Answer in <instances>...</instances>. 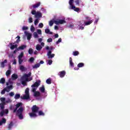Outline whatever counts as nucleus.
Wrapping results in <instances>:
<instances>
[{"instance_id":"bb28decb","label":"nucleus","mask_w":130,"mask_h":130,"mask_svg":"<svg viewBox=\"0 0 130 130\" xmlns=\"http://www.w3.org/2000/svg\"><path fill=\"white\" fill-rule=\"evenodd\" d=\"M40 67V63H37L36 64H35L32 68L34 69H38V68H39Z\"/></svg>"},{"instance_id":"6e6552de","label":"nucleus","mask_w":130,"mask_h":130,"mask_svg":"<svg viewBox=\"0 0 130 130\" xmlns=\"http://www.w3.org/2000/svg\"><path fill=\"white\" fill-rule=\"evenodd\" d=\"M40 83H41V81L40 80H39L38 82H36L34 84L31 85L32 88H38L39 86H40Z\"/></svg>"},{"instance_id":"4d7b16f0","label":"nucleus","mask_w":130,"mask_h":130,"mask_svg":"<svg viewBox=\"0 0 130 130\" xmlns=\"http://www.w3.org/2000/svg\"><path fill=\"white\" fill-rule=\"evenodd\" d=\"M39 27L40 28H43V23H40L39 24Z\"/></svg>"},{"instance_id":"dca6fc26","label":"nucleus","mask_w":130,"mask_h":130,"mask_svg":"<svg viewBox=\"0 0 130 130\" xmlns=\"http://www.w3.org/2000/svg\"><path fill=\"white\" fill-rule=\"evenodd\" d=\"M12 79L13 81H15V80H17L18 79V75L16 74H14L11 76Z\"/></svg>"},{"instance_id":"f704fd0d","label":"nucleus","mask_w":130,"mask_h":130,"mask_svg":"<svg viewBox=\"0 0 130 130\" xmlns=\"http://www.w3.org/2000/svg\"><path fill=\"white\" fill-rule=\"evenodd\" d=\"M0 100L1 102H2V103H3L4 104H5V101H6V98H1L0 99Z\"/></svg>"},{"instance_id":"49530a36","label":"nucleus","mask_w":130,"mask_h":130,"mask_svg":"<svg viewBox=\"0 0 130 130\" xmlns=\"http://www.w3.org/2000/svg\"><path fill=\"white\" fill-rule=\"evenodd\" d=\"M16 108H15V106L11 105L10 106V110H14Z\"/></svg>"},{"instance_id":"2eb2a0df","label":"nucleus","mask_w":130,"mask_h":130,"mask_svg":"<svg viewBox=\"0 0 130 130\" xmlns=\"http://www.w3.org/2000/svg\"><path fill=\"white\" fill-rule=\"evenodd\" d=\"M41 5V3L38 2L37 4L32 5V8H34V9H36V8H38L39 7H40Z\"/></svg>"},{"instance_id":"0e129e2a","label":"nucleus","mask_w":130,"mask_h":130,"mask_svg":"<svg viewBox=\"0 0 130 130\" xmlns=\"http://www.w3.org/2000/svg\"><path fill=\"white\" fill-rule=\"evenodd\" d=\"M7 88L10 90H12L13 89V85L8 86Z\"/></svg>"},{"instance_id":"6e6d98bb","label":"nucleus","mask_w":130,"mask_h":130,"mask_svg":"<svg viewBox=\"0 0 130 130\" xmlns=\"http://www.w3.org/2000/svg\"><path fill=\"white\" fill-rule=\"evenodd\" d=\"M37 13V12H36V11L35 10L31 11L32 15H35H35H36Z\"/></svg>"},{"instance_id":"473e14b6","label":"nucleus","mask_w":130,"mask_h":130,"mask_svg":"<svg viewBox=\"0 0 130 130\" xmlns=\"http://www.w3.org/2000/svg\"><path fill=\"white\" fill-rule=\"evenodd\" d=\"M10 45L11 46L10 47V49H11L12 50H13V49H15V45H13V43H11L10 44Z\"/></svg>"},{"instance_id":"f8f14e48","label":"nucleus","mask_w":130,"mask_h":130,"mask_svg":"<svg viewBox=\"0 0 130 130\" xmlns=\"http://www.w3.org/2000/svg\"><path fill=\"white\" fill-rule=\"evenodd\" d=\"M26 47H27V46L26 45H23L19 46L17 50H24V49L25 48H26Z\"/></svg>"},{"instance_id":"09e8293b","label":"nucleus","mask_w":130,"mask_h":130,"mask_svg":"<svg viewBox=\"0 0 130 130\" xmlns=\"http://www.w3.org/2000/svg\"><path fill=\"white\" fill-rule=\"evenodd\" d=\"M4 114H5V111H2L0 112V116L3 117V116H4Z\"/></svg>"},{"instance_id":"ddd939ff","label":"nucleus","mask_w":130,"mask_h":130,"mask_svg":"<svg viewBox=\"0 0 130 130\" xmlns=\"http://www.w3.org/2000/svg\"><path fill=\"white\" fill-rule=\"evenodd\" d=\"M7 123V119H6V118H2L1 121H0V126L3 125V124H5V123Z\"/></svg>"},{"instance_id":"4be33fe9","label":"nucleus","mask_w":130,"mask_h":130,"mask_svg":"<svg viewBox=\"0 0 130 130\" xmlns=\"http://www.w3.org/2000/svg\"><path fill=\"white\" fill-rule=\"evenodd\" d=\"M16 38H17V40L15 42V43H13V44H15V43H19V42L21 41V40L20 39L21 38L19 36H17Z\"/></svg>"},{"instance_id":"c756f323","label":"nucleus","mask_w":130,"mask_h":130,"mask_svg":"<svg viewBox=\"0 0 130 130\" xmlns=\"http://www.w3.org/2000/svg\"><path fill=\"white\" fill-rule=\"evenodd\" d=\"M12 73V71H11V70H8L6 73V75L7 77H9V76H10L11 75Z\"/></svg>"},{"instance_id":"ea45409f","label":"nucleus","mask_w":130,"mask_h":130,"mask_svg":"<svg viewBox=\"0 0 130 130\" xmlns=\"http://www.w3.org/2000/svg\"><path fill=\"white\" fill-rule=\"evenodd\" d=\"M6 92H7L6 88H4L1 91L2 95H5V94H6Z\"/></svg>"},{"instance_id":"7ed1b4c3","label":"nucleus","mask_w":130,"mask_h":130,"mask_svg":"<svg viewBox=\"0 0 130 130\" xmlns=\"http://www.w3.org/2000/svg\"><path fill=\"white\" fill-rule=\"evenodd\" d=\"M46 49L47 50H50L47 52V55L48 56V58L49 59H51V58H53L54 56H55V54H51L52 52V49H53V48L52 47H50L49 48V46H47L46 47Z\"/></svg>"},{"instance_id":"cd10ccee","label":"nucleus","mask_w":130,"mask_h":130,"mask_svg":"<svg viewBox=\"0 0 130 130\" xmlns=\"http://www.w3.org/2000/svg\"><path fill=\"white\" fill-rule=\"evenodd\" d=\"M6 83V79L4 78H2L0 80V84H5Z\"/></svg>"},{"instance_id":"f3484780","label":"nucleus","mask_w":130,"mask_h":130,"mask_svg":"<svg viewBox=\"0 0 130 130\" xmlns=\"http://www.w3.org/2000/svg\"><path fill=\"white\" fill-rule=\"evenodd\" d=\"M36 48L37 50H38V51H40V50H41V49H42V46H41V45H40L39 44H37L36 45Z\"/></svg>"},{"instance_id":"c85d7f7f","label":"nucleus","mask_w":130,"mask_h":130,"mask_svg":"<svg viewBox=\"0 0 130 130\" xmlns=\"http://www.w3.org/2000/svg\"><path fill=\"white\" fill-rule=\"evenodd\" d=\"M85 64L83 62H81L78 64L77 67L78 68H83Z\"/></svg>"},{"instance_id":"a19ab883","label":"nucleus","mask_w":130,"mask_h":130,"mask_svg":"<svg viewBox=\"0 0 130 130\" xmlns=\"http://www.w3.org/2000/svg\"><path fill=\"white\" fill-rule=\"evenodd\" d=\"M28 53H29V54H33V49L29 48L28 50Z\"/></svg>"},{"instance_id":"338daca9","label":"nucleus","mask_w":130,"mask_h":130,"mask_svg":"<svg viewBox=\"0 0 130 130\" xmlns=\"http://www.w3.org/2000/svg\"><path fill=\"white\" fill-rule=\"evenodd\" d=\"M98 21H99V18H96L94 21V24H97V23H98Z\"/></svg>"},{"instance_id":"864d4df0","label":"nucleus","mask_w":130,"mask_h":130,"mask_svg":"<svg viewBox=\"0 0 130 130\" xmlns=\"http://www.w3.org/2000/svg\"><path fill=\"white\" fill-rule=\"evenodd\" d=\"M72 10H74L75 12H79L80 11V8L75 7L74 9Z\"/></svg>"},{"instance_id":"20e7f679","label":"nucleus","mask_w":130,"mask_h":130,"mask_svg":"<svg viewBox=\"0 0 130 130\" xmlns=\"http://www.w3.org/2000/svg\"><path fill=\"white\" fill-rule=\"evenodd\" d=\"M25 93L23 96H21V98L23 100H28L30 99V93H29V88H27L25 90Z\"/></svg>"},{"instance_id":"412c9836","label":"nucleus","mask_w":130,"mask_h":130,"mask_svg":"<svg viewBox=\"0 0 130 130\" xmlns=\"http://www.w3.org/2000/svg\"><path fill=\"white\" fill-rule=\"evenodd\" d=\"M34 96L35 97H39L40 96V92L39 91L35 92Z\"/></svg>"},{"instance_id":"e433bc0d","label":"nucleus","mask_w":130,"mask_h":130,"mask_svg":"<svg viewBox=\"0 0 130 130\" xmlns=\"http://www.w3.org/2000/svg\"><path fill=\"white\" fill-rule=\"evenodd\" d=\"M27 81L26 80H23L21 82V84L22 85H23V86H27Z\"/></svg>"},{"instance_id":"1a4fd4ad","label":"nucleus","mask_w":130,"mask_h":130,"mask_svg":"<svg viewBox=\"0 0 130 130\" xmlns=\"http://www.w3.org/2000/svg\"><path fill=\"white\" fill-rule=\"evenodd\" d=\"M58 75L59 76L60 78H63L66 76V71H60L58 73Z\"/></svg>"},{"instance_id":"393cba45","label":"nucleus","mask_w":130,"mask_h":130,"mask_svg":"<svg viewBox=\"0 0 130 130\" xmlns=\"http://www.w3.org/2000/svg\"><path fill=\"white\" fill-rule=\"evenodd\" d=\"M19 69H20V71H21V72H24V71H26L25 67L22 65H20L19 66Z\"/></svg>"},{"instance_id":"0eeeda50","label":"nucleus","mask_w":130,"mask_h":130,"mask_svg":"<svg viewBox=\"0 0 130 130\" xmlns=\"http://www.w3.org/2000/svg\"><path fill=\"white\" fill-rule=\"evenodd\" d=\"M74 0H70L69 4L70 5V7L69 9L70 10H74V9H75V8H76V6H74L73 4H74Z\"/></svg>"},{"instance_id":"72a5a7b5","label":"nucleus","mask_w":130,"mask_h":130,"mask_svg":"<svg viewBox=\"0 0 130 130\" xmlns=\"http://www.w3.org/2000/svg\"><path fill=\"white\" fill-rule=\"evenodd\" d=\"M24 61V60L22 58H18V63L19 64H22V62Z\"/></svg>"},{"instance_id":"de8ad7c7","label":"nucleus","mask_w":130,"mask_h":130,"mask_svg":"<svg viewBox=\"0 0 130 130\" xmlns=\"http://www.w3.org/2000/svg\"><path fill=\"white\" fill-rule=\"evenodd\" d=\"M75 3L76 5H77V6L80 5V0H76L75 1Z\"/></svg>"},{"instance_id":"7c9ffc66","label":"nucleus","mask_w":130,"mask_h":130,"mask_svg":"<svg viewBox=\"0 0 130 130\" xmlns=\"http://www.w3.org/2000/svg\"><path fill=\"white\" fill-rule=\"evenodd\" d=\"M46 83L47 84H48V85H50V84H51V79L49 78V79H47L46 81Z\"/></svg>"},{"instance_id":"a878e982","label":"nucleus","mask_w":130,"mask_h":130,"mask_svg":"<svg viewBox=\"0 0 130 130\" xmlns=\"http://www.w3.org/2000/svg\"><path fill=\"white\" fill-rule=\"evenodd\" d=\"M73 54L74 56H77L80 54V53L78 51L73 52Z\"/></svg>"},{"instance_id":"2f4dec72","label":"nucleus","mask_w":130,"mask_h":130,"mask_svg":"<svg viewBox=\"0 0 130 130\" xmlns=\"http://www.w3.org/2000/svg\"><path fill=\"white\" fill-rule=\"evenodd\" d=\"M20 97H21V94H16L14 98H15V99H16L17 100L18 99H19Z\"/></svg>"},{"instance_id":"69168bd1","label":"nucleus","mask_w":130,"mask_h":130,"mask_svg":"<svg viewBox=\"0 0 130 130\" xmlns=\"http://www.w3.org/2000/svg\"><path fill=\"white\" fill-rule=\"evenodd\" d=\"M22 30H28V27L23 26Z\"/></svg>"},{"instance_id":"c03bdc74","label":"nucleus","mask_w":130,"mask_h":130,"mask_svg":"<svg viewBox=\"0 0 130 130\" xmlns=\"http://www.w3.org/2000/svg\"><path fill=\"white\" fill-rule=\"evenodd\" d=\"M34 60H35V59H34V57H30L29 59V62H33V61H34Z\"/></svg>"},{"instance_id":"774afa93","label":"nucleus","mask_w":130,"mask_h":130,"mask_svg":"<svg viewBox=\"0 0 130 130\" xmlns=\"http://www.w3.org/2000/svg\"><path fill=\"white\" fill-rule=\"evenodd\" d=\"M5 89H6V92H10V88H7V86L6 87H5Z\"/></svg>"},{"instance_id":"603ef678","label":"nucleus","mask_w":130,"mask_h":130,"mask_svg":"<svg viewBox=\"0 0 130 130\" xmlns=\"http://www.w3.org/2000/svg\"><path fill=\"white\" fill-rule=\"evenodd\" d=\"M38 34H39V35H41L42 34V31H41V29H37Z\"/></svg>"},{"instance_id":"c9c22d12","label":"nucleus","mask_w":130,"mask_h":130,"mask_svg":"<svg viewBox=\"0 0 130 130\" xmlns=\"http://www.w3.org/2000/svg\"><path fill=\"white\" fill-rule=\"evenodd\" d=\"M53 24H54V21H53V20H50L49 22V25L51 27L53 25Z\"/></svg>"},{"instance_id":"680f3d73","label":"nucleus","mask_w":130,"mask_h":130,"mask_svg":"<svg viewBox=\"0 0 130 130\" xmlns=\"http://www.w3.org/2000/svg\"><path fill=\"white\" fill-rule=\"evenodd\" d=\"M85 19L87 21H90V20H91V18L89 17L88 16H86V17H85Z\"/></svg>"},{"instance_id":"13d9d810","label":"nucleus","mask_w":130,"mask_h":130,"mask_svg":"<svg viewBox=\"0 0 130 130\" xmlns=\"http://www.w3.org/2000/svg\"><path fill=\"white\" fill-rule=\"evenodd\" d=\"M9 95L11 97H13V96L15 95V93H14L13 92H11L10 93H9Z\"/></svg>"},{"instance_id":"79ce46f5","label":"nucleus","mask_w":130,"mask_h":130,"mask_svg":"<svg viewBox=\"0 0 130 130\" xmlns=\"http://www.w3.org/2000/svg\"><path fill=\"white\" fill-rule=\"evenodd\" d=\"M69 28H71V29H73L74 27H75V25L73 23H70L69 25L68 26Z\"/></svg>"},{"instance_id":"bf43d9fd","label":"nucleus","mask_w":130,"mask_h":130,"mask_svg":"<svg viewBox=\"0 0 130 130\" xmlns=\"http://www.w3.org/2000/svg\"><path fill=\"white\" fill-rule=\"evenodd\" d=\"M47 42H49V43L52 42V39L51 38H49L47 40Z\"/></svg>"},{"instance_id":"4c0bfd02","label":"nucleus","mask_w":130,"mask_h":130,"mask_svg":"<svg viewBox=\"0 0 130 130\" xmlns=\"http://www.w3.org/2000/svg\"><path fill=\"white\" fill-rule=\"evenodd\" d=\"M0 107H1V109H2V110H4V109H5V104L1 103Z\"/></svg>"},{"instance_id":"9b49d317","label":"nucleus","mask_w":130,"mask_h":130,"mask_svg":"<svg viewBox=\"0 0 130 130\" xmlns=\"http://www.w3.org/2000/svg\"><path fill=\"white\" fill-rule=\"evenodd\" d=\"M35 17L36 18H42V14L41 13H40V12L38 11L36 14V15H35Z\"/></svg>"},{"instance_id":"f257e3e1","label":"nucleus","mask_w":130,"mask_h":130,"mask_svg":"<svg viewBox=\"0 0 130 130\" xmlns=\"http://www.w3.org/2000/svg\"><path fill=\"white\" fill-rule=\"evenodd\" d=\"M39 107H37L36 105H34L31 107V112L29 113V115L30 117L31 118L33 117H37L38 115L40 116H44L45 115V114L42 111H39ZM38 112V115L37 113Z\"/></svg>"},{"instance_id":"8fccbe9b","label":"nucleus","mask_w":130,"mask_h":130,"mask_svg":"<svg viewBox=\"0 0 130 130\" xmlns=\"http://www.w3.org/2000/svg\"><path fill=\"white\" fill-rule=\"evenodd\" d=\"M30 30L32 32H34V31H35V27H34V26L33 25H31V28H30Z\"/></svg>"},{"instance_id":"3c124183","label":"nucleus","mask_w":130,"mask_h":130,"mask_svg":"<svg viewBox=\"0 0 130 130\" xmlns=\"http://www.w3.org/2000/svg\"><path fill=\"white\" fill-rule=\"evenodd\" d=\"M38 23H39V21L38 20V19H36L34 22V24L35 25H37V24H38Z\"/></svg>"},{"instance_id":"a211bd4d","label":"nucleus","mask_w":130,"mask_h":130,"mask_svg":"<svg viewBox=\"0 0 130 130\" xmlns=\"http://www.w3.org/2000/svg\"><path fill=\"white\" fill-rule=\"evenodd\" d=\"M14 125V123L13 121H11L9 124L8 126V128L9 130L12 129V127H13V126Z\"/></svg>"},{"instance_id":"5fc2aeb1","label":"nucleus","mask_w":130,"mask_h":130,"mask_svg":"<svg viewBox=\"0 0 130 130\" xmlns=\"http://www.w3.org/2000/svg\"><path fill=\"white\" fill-rule=\"evenodd\" d=\"M29 23H33V18L32 17H30L28 19Z\"/></svg>"},{"instance_id":"a18cd8bd","label":"nucleus","mask_w":130,"mask_h":130,"mask_svg":"<svg viewBox=\"0 0 130 130\" xmlns=\"http://www.w3.org/2000/svg\"><path fill=\"white\" fill-rule=\"evenodd\" d=\"M52 64V60L49 59L48 60V64H49V66H51Z\"/></svg>"},{"instance_id":"39448f33","label":"nucleus","mask_w":130,"mask_h":130,"mask_svg":"<svg viewBox=\"0 0 130 130\" xmlns=\"http://www.w3.org/2000/svg\"><path fill=\"white\" fill-rule=\"evenodd\" d=\"M31 75H32V73L31 72H29L28 74H24L21 77V80L22 81H27L29 82L28 78L31 77Z\"/></svg>"},{"instance_id":"052dcab7","label":"nucleus","mask_w":130,"mask_h":130,"mask_svg":"<svg viewBox=\"0 0 130 130\" xmlns=\"http://www.w3.org/2000/svg\"><path fill=\"white\" fill-rule=\"evenodd\" d=\"M4 113H6V114H8L9 113V110L8 109H6L4 110Z\"/></svg>"},{"instance_id":"37998d69","label":"nucleus","mask_w":130,"mask_h":130,"mask_svg":"<svg viewBox=\"0 0 130 130\" xmlns=\"http://www.w3.org/2000/svg\"><path fill=\"white\" fill-rule=\"evenodd\" d=\"M34 37L35 38H38V34H37V32H34Z\"/></svg>"},{"instance_id":"58836bf2","label":"nucleus","mask_w":130,"mask_h":130,"mask_svg":"<svg viewBox=\"0 0 130 130\" xmlns=\"http://www.w3.org/2000/svg\"><path fill=\"white\" fill-rule=\"evenodd\" d=\"M24 56V53L23 52L20 53V54L18 56V58H22Z\"/></svg>"},{"instance_id":"4468645a","label":"nucleus","mask_w":130,"mask_h":130,"mask_svg":"<svg viewBox=\"0 0 130 130\" xmlns=\"http://www.w3.org/2000/svg\"><path fill=\"white\" fill-rule=\"evenodd\" d=\"M93 23V20H88V21H84L85 26H88V25H90Z\"/></svg>"},{"instance_id":"6ab92c4d","label":"nucleus","mask_w":130,"mask_h":130,"mask_svg":"<svg viewBox=\"0 0 130 130\" xmlns=\"http://www.w3.org/2000/svg\"><path fill=\"white\" fill-rule=\"evenodd\" d=\"M8 62V60L5 59L4 61L1 62V68H5V63H7Z\"/></svg>"},{"instance_id":"aec40b11","label":"nucleus","mask_w":130,"mask_h":130,"mask_svg":"<svg viewBox=\"0 0 130 130\" xmlns=\"http://www.w3.org/2000/svg\"><path fill=\"white\" fill-rule=\"evenodd\" d=\"M70 66L74 68V63L73 62V58L72 57H70Z\"/></svg>"},{"instance_id":"423d86ee","label":"nucleus","mask_w":130,"mask_h":130,"mask_svg":"<svg viewBox=\"0 0 130 130\" xmlns=\"http://www.w3.org/2000/svg\"><path fill=\"white\" fill-rule=\"evenodd\" d=\"M65 23H67V22L64 20L57 19L56 20H54V23L56 24V25H59V24H64Z\"/></svg>"},{"instance_id":"9d476101","label":"nucleus","mask_w":130,"mask_h":130,"mask_svg":"<svg viewBox=\"0 0 130 130\" xmlns=\"http://www.w3.org/2000/svg\"><path fill=\"white\" fill-rule=\"evenodd\" d=\"M25 35L27 36V40H30L32 38V35L28 32H25Z\"/></svg>"},{"instance_id":"b1692460","label":"nucleus","mask_w":130,"mask_h":130,"mask_svg":"<svg viewBox=\"0 0 130 130\" xmlns=\"http://www.w3.org/2000/svg\"><path fill=\"white\" fill-rule=\"evenodd\" d=\"M45 32L46 34H52V32H50V30L48 28H46L45 30Z\"/></svg>"},{"instance_id":"5701e85b","label":"nucleus","mask_w":130,"mask_h":130,"mask_svg":"<svg viewBox=\"0 0 130 130\" xmlns=\"http://www.w3.org/2000/svg\"><path fill=\"white\" fill-rule=\"evenodd\" d=\"M40 91H41L42 93H44L45 92V88L44 87V85H43L42 87L40 88Z\"/></svg>"},{"instance_id":"e2e57ef3","label":"nucleus","mask_w":130,"mask_h":130,"mask_svg":"<svg viewBox=\"0 0 130 130\" xmlns=\"http://www.w3.org/2000/svg\"><path fill=\"white\" fill-rule=\"evenodd\" d=\"M60 42H61V38H59L56 42V44H58Z\"/></svg>"},{"instance_id":"f03ea898","label":"nucleus","mask_w":130,"mask_h":130,"mask_svg":"<svg viewBox=\"0 0 130 130\" xmlns=\"http://www.w3.org/2000/svg\"><path fill=\"white\" fill-rule=\"evenodd\" d=\"M15 108L14 109L13 112V113H16L17 116H18L19 119H23L24 117H23V111H24V108L22 106V103H19L15 105ZM21 107L19 109V107Z\"/></svg>"}]
</instances>
